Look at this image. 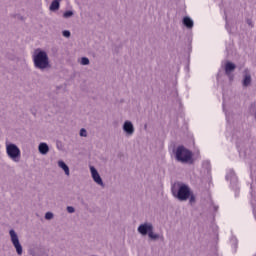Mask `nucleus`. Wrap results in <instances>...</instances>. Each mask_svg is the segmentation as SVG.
<instances>
[{"label":"nucleus","mask_w":256,"mask_h":256,"mask_svg":"<svg viewBox=\"0 0 256 256\" xmlns=\"http://www.w3.org/2000/svg\"><path fill=\"white\" fill-rule=\"evenodd\" d=\"M252 81L253 79L251 78V72L246 68L243 71L242 87H249Z\"/></svg>","instance_id":"obj_11"},{"label":"nucleus","mask_w":256,"mask_h":256,"mask_svg":"<svg viewBox=\"0 0 256 256\" xmlns=\"http://www.w3.org/2000/svg\"><path fill=\"white\" fill-rule=\"evenodd\" d=\"M122 131L125 133L126 137H133L135 135V126L130 120H126L122 125Z\"/></svg>","instance_id":"obj_8"},{"label":"nucleus","mask_w":256,"mask_h":256,"mask_svg":"<svg viewBox=\"0 0 256 256\" xmlns=\"http://www.w3.org/2000/svg\"><path fill=\"white\" fill-rule=\"evenodd\" d=\"M172 195L178 201H187L191 196V188L186 184L178 183L177 185H173L171 188Z\"/></svg>","instance_id":"obj_2"},{"label":"nucleus","mask_w":256,"mask_h":256,"mask_svg":"<svg viewBox=\"0 0 256 256\" xmlns=\"http://www.w3.org/2000/svg\"><path fill=\"white\" fill-rule=\"evenodd\" d=\"M90 173H91V177H92L94 183H96L100 187H105L103 178H101V175H99V172L97 171V169L95 167H93V166L90 167Z\"/></svg>","instance_id":"obj_9"},{"label":"nucleus","mask_w":256,"mask_h":256,"mask_svg":"<svg viewBox=\"0 0 256 256\" xmlns=\"http://www.w3.org/2000/svg\"><path fill=\"white\" fill-rule=\"evenodd\" d=\"M226 180H227V181H231V183H237V176L235 175V171L230 170V171L226 174Z\"/></svg>","instance_id":"obj_15"},{"label":"nucleus","mask_w":256,"mask_h":256,"mask_svg":"<svg viewBox=\"0 0 256 256\" xmlns=\"http://www.w3.org/2000/svg\"><path fill=\"white\" fill-rule=\"evenodd\" d=\"M29 254L32 256H49V250L42 245H36L29 249Z\"/></svg>","instance_id":"obj_7"},{"label":"nucleus","mask_w":256,"mask_h":256,"mask_svg":"<svg viewBox=\"0 0 256 256\" xmlns=\"http://www.w3.org/2000/svg\"><path fill=\"white\" fill-rule=\"evenodd\" d=\"M246 23H247V25H249V27H254L253 21L251 19H247Z\"/></svg>","instance_id":"obj_25"},{"label":"nucleus","mask_w":256,"mask_h":256,"mask_svg":"<svg viewBox=\"0 0 256 256\" xmlns=\"http://www.w3.org/2000/svg\"><path fill=\"white\" fill-rule=\"evenodd\" d=\"M176 161L180 163H189L191 161L193 154L185 146H178L175 152Z\"/></svg>","instance_id":"obj_5"},{"label":"nucleus","mask_w":256,"mask_h":256,"mask_svg":"<svg viewBox=\"0 0 256 256\" xmlns=\"http://www.w3.org/2000/svg\"><path fill=\"white\" fill-rule=\"evenodd\" d=\"M213 209H214L215 212H217V211L219 210V206L214 205V206H213Z\"/></svg>","instance_id":"obj_27"},{"label":"nucleus","mask_w":256,"mask_h":256,"mask_svg":"<svg viewBox=\"0 0 256 256\" xmlns=\"http://www.w3.org/2000/svg\"><path fill=\"white\" fill-rule=\"evenodd\" d=\"M183 25L187 27V29H193V19H191L189 16H185L183 18Z\"/></svg>","instance_id":"obj_14"},{"label":"nucleus","mask_w":256,"mask_h":256,"mask_svg":"<svg viewBox=\"0 0 256 256\" xmlns=\"http://www.w3.org/2000/svg\"><path fill=\"white\" fill-rule=\"evenodd\" d=\"M73 15H74L73 11L69 10V11L64 12L63 17H64V19H69V18L73 17Z\"/></svg>","instance_id":"obj_18"},{"label":"nucleus","mask_w":256,"mask_h":256,"mask_svg":"<svg viewBox=\"0 0 256 256\" xmlns=\"http://www.w3.org/2000/svg\"><path fill=\"white\" fill-rule=\"evenodd\" d=\"M235 69H237V65H235V63L230 62V61H226L224 64V71H225V75H227V77L229 78L230 81H233V71H235Z\"/></svg>","instance_id":"obj_10"},{"label":"nucleus","mask_w":256,"mask_h":256,"mask_svg":"<svg viewBox=\"0 0 256 256\" xmlns=\"http://www.w3.org/2000/svg\"><path fill=\"white\" fill-rule=\"evenodd\" d=\"M80 63H81V65H89V63H90L89 58L82 57Z\"/></svg>","instance_id":"obj_20"},{"label":"nucleus","mask_w":256,"mask_h":256,"mask_svg":"<svg viewBox=\"0 0 256 256\" xmlns=\"http://www.w3.org/2000/svg\"><path fill=\"white\" fill-rule=\"evenodd\" d=\"M9 235L13 247L16 249L17 255H23V246L21 245V242H19V236L17 235V232L11 229L9 231Z\"/></svg>","instance_id":"obj_6"},{"label":"nucleus","mask_w":256,"mask_h":256,"mask_svg":"<svg viewBox=\"0 0 256 256\" xmlns=\"http://www.w3.org/2000/svg\"><path fill=\"white\" fill-rule=\"evenodd\" d=\"M32 61L35 69H38L39 71H47V69H51L49 55L44 50L36 49L32 55Z\"/></svg>","instance_id":"obj_1"},{"label":"nucleus","mask_w":256,"mask_h":256,"mask_svg":"<svg viewBox=\"0 0 256 256\" xmlns=\"http://www.w3.org/2000/svg\"><path fill=\"white\" fill-rule=\"evenodd\" d=\"M38 151L41 155H47L49 153V145L45 142H42L38 145Z\"/></svg>","instance_id":"obj_12"},{"label":"nucleus","mask_w":256,"mask_h":256,"mask_svg":"<svg viewBox=\"0 0 256 256\" xmlns=\"http://www.w3.org/2000/svg\"><path fill=\"white\" fill-rule=\"evenodd\" d=\"M137 231L138 233H140V235H143L144 237L145 235H148L151 241H157L159 239H163L162 235H159L154 232L153 223L151 222H144L140 224L139 227L137 228Z\"/></svg>","instance_id":"obj_3"},{"label":"nucleus","mask_w":256,"mask_h":256,"mask_svg":"<svg viewBox=\"0 0 256 256\" xmlns=\"http://www.w3.org/2000/svg\"><path fill=\"white\" fill-rule=\"evenodd\" d=\"M233 249H234V252H236L237 251V240H233Z\"/></svg>","instance_id":"obj_26"},{"label":"nucleus","mask_w":256,"mask_h":256,"mask_svg":"<svg viewBox=\"0 0 256 256\" xmlns=\"http://www.w3.org/2000/svg\"><path fill=\"white\" fill-rule=\"evenodd\" d=\"M53 217H54V215H53L52 212H46V214H45V219H46L47 221H51V219H53Z\"/></svg>","instance_id":"obj_21"},{"label":"nucleus","mask_w":256,"mask_h":256,"mask_svg":"<svg viewBox=\"0 0 256 256\" xmlns=\"http://www.w3.org/2000/svg\"><path fill=\"white\" fill-rule=\"evenodd\" d=\"M58 167H60V169L64 170V173H65V175H67V177H69V175H71L69 166H67L63 160L58 161Z\"/></svg>","instance_id":"obj_13"},{"label":"nucleus","mask_w":256,"mask_h":256,"mask_svg":"<svg viewBox=\"0 0 256 256\" xmlns=\"http://www.w3.org/2000/svg\"><path fill=\"white\" fill-rule=\"evenodd\" d=\"M188 199H189L190 205H193V203H195L196 201L195 194H193V192H190V196Z\"/></svg>","instance_id":"obj_19"},{"label":"nucleus","mask_w":256,"mask_h":256,"mask_svg":"<svg viewBox=\"0 0 256 256\" xmlns=\"http://www.w3.org/2000/svg\"><path fill=\"white\" fill-rule=\"evenodd\" d=\"M59 1H61V0H58V3H59Z\"/></svg>","instance_id":"obj_29"},{"label":"nucleus","mask_w":256,"mask_h":256,"mask_svg":"<svg viewBox=\"0 0 256 256\" xmlns=\"http://www.w3.org/2000/svg\"><path fill=\"white\" fill-rule=\"evenodd\" d=\"M202 167L207 171V173H211V162L208 160H205L202 162Z\"/></svg>","instance_id":"obj_17"},{"label":"nucleus","mask_w":256,"mask_h":256,"mask_svg":"<svg viewBox=\"0 0 256 256\" xmlns=\"http://www.w3.org/2000/svg\"><path fill=\"white\" fill-rule=\"evenodd\" d=\"M59 7H60V4L58 2V0H53L52 3L50 4V11H59Z\"/></svg>","instance_id":"obj_16"},{"label":"nucleus","mask_w":256,"mask_h":256,"mask_svg":"<svg viewBox=\"0 0 256 256\" xmlns=\"http://www.w3.org/2000/svg\"><path fill=\"white\" fill-rule=\"evenodd\" d=\"M63 37H66L67 39H69V37H71V32L69 30H64L62 32Z\"/></svg>","instance_id":"obj_22"},{"label":"nucleus","mask_w":256,"mask_h":256,"mask_svg":"<svg viewBox=\"0 0 256 256\" xmlns=\"http://www.w3.org/2000/svg\"><path fill=\"white\" fill-rule=\"evenodd\" d=\"M80 137H87V130L85 128L80 129Z\"/></svg>","instance_id":"obj_23"},{"label":"nucleus","mask_w":256,"mask_h":256,"mask_svg":"<svg viewBox=\"0 0 256 256\" xmlns=\"http://www.w3.org/2000/svg\"><path fill=\"white\" fill-rule=\"evenodd\" d=\"M6 155L14 163H19V161H21V149H19V146L14 143L6 144Z\"/></svg>","instance_id":"obj_4"},{"label":"nucleus","mask_w":256,"mask_h":256,"mask_svg":"<svg viewBox=\"0 0 256 256\" xmlns=\"http://www.w3.org/2000/svg\"><path fill=\"white\" fill-rule=\"evenodd\" d=\"M66 209L69 213H75V208L73 206H68Z\"/></svg>","instance_id":"obj_24"},{"label":"nucleus","mask_w":256,"mask_h":256,"mask_svg":"<svg viewBox=\"0 0 256 256\" xmlns=\"http://www.w3.org/2000/svg\"><path fill=\"white\" fill-rule=\"evenodd\" d=\"M226 119H229V116L226 114Z\"/></svg>","instance_id":"obj_28"}]
</instances>
